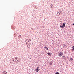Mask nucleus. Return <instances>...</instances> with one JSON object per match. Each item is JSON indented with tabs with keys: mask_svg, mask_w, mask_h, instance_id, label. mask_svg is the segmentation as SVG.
<instances>
[{
	"mask_svg": "<svg viewBox=\"0 0 74 74\" xmlns=\"http://www.w3.org/2000/svg\"><path fill=\"white\" fill-rule=\"evenodd\" d=\"M13 61L14 62H15V63H18L19 61V60L18 58H14L13 59Z\"/></svg>",
	"mask_w": 74,
	"mask_h": 74,
	"instance_id": "1",
	"label": "nucleus"
},
{
	"mask_svg": "<svg viewBox=\"0 0 74 74\" xmlns=\"http://www.w3.org/2000/svg\"><path fill=\"white\" fill-rule=\"evenodd\" d=\"M62 14V11H60L59 12L57 13V15L58 16L60 15V14Z\"/></svg>",
	"mask_w": 74,
	"mask_h": 74,
	"instance_id": "2",
	"label": "nucleus"
},
{
	"mask_svg": "<svg viewBox=\"0 0 74 74\" xmlns=\"http://www.w3.org/2000/svg\"><path fill=\"white\" fill-rule=\"evenodd\" d=\"M63 55V53L62 52H60L58 54V56H60V57L62 56Z\"/></svg>",
	"mask_w": 74,
	"mask_h": 74,
	"instance_id": "3",
	"label": "nucleus"
},
{
	"mask_svg": "<svg viewBox=\"0 0 74 74\" xmlns=\"http://www.w3.org/2000/svg\"><path fill=\"white\" fill-rule=\"evenodd\" d=\"M60 27H62V28H63V27H65V23H63V24L62 26L60 25Z\"/></svg>",
	"mask_w": 74,
	"mask_h": 74,
	"instance_id": "4",
	"label": "nucleus"
},
{
	"mask_svg": "<svg viewBox=\"0 0 74 74\" xmlns=\"http://www.w3.org/2000/svg\"><path fill=\"white\" fill-rule=\"evenodd\" d=\"M27 45L28 48H30V45L29 43H27Z\"/></svg>",
	"mask_w": 74,
	"mask_h": 74,
	"instance_id": "5",
	"label": "nucleus"
},
{
	"mask_svg": "<svg viewBox=\"0 0 74 74\" xmlns=\"http://www.w3.org/2000/svg\"><path fill=\"white\" fill-rule=\"evenodd\" d=\"M38 69H39V67L38 66L36 68V72H38V71H39V70H38Z\"/></svg>",
	"mask_w": 74,
	"mask_h": 74,
	"instance_id": "6",
	"label": "nucleus"
},
{
	"mask_svg": "<svg viewBox=\"0 0 74 74\" xmlns=\"http://www.w3.org/2000/svg\"><path fill=\"white\" fill-rule=\"evenodd\" d=\"M50 8H52L53 7V5L52 4H51L50 5Z\"/></svg>",
	"mask_w": 74,
	"mask_h": 74,
	"instance_id": "7",
	"label": "nucleus"
},
{
	"mask_svg": "<svg viewBox=\"0 0 74 74\" xmlns=\"http://www.w3.org/2000/svg\"><path fill=\"white\" fill-rule=\"evenodd\" d=\"M47 54H48V55H49L50 56H51V55H52L51 53H49V52H48Z\"/></svg>",
	"mask_w": 74,
	"mask_h": 74,
	"instance_id": "8",
	"label": "nucleus"
},
{
	"mask_svg": "<svg viewBox=\"0 0 74 74\" xmlns=\"http://www.w3.org/2000/svg\"><path fill=\"white\" fill-rule=\"evenodd\" d=\"M2 74H7V73L6 71H3L2 72Z\"/></svg>",
	"mask_w": 74,
	"mask_h": 74,
	"instance_id": "9",
	"label": "nucleus"
},
{
	"mask_svg": "<svg viewBox=\"0 0 74 74\" xmlns=\"http://www.w3.org/2000/svg\"><path fill=\"white\" fill-rule=\"evenodd\" d=\"M21 37H22V36H21V35H19L18 36V38H21Z\"/></svg>",
	"mask_w": 74,
	"mask_h": 74,
	"instance_id": "10",
	"label": "nucleus"
},
{
	"mask_svg": "<svg viewBox=\"0 0 74 74\" xmlns=\"http://www.w3.org/2000/svg\"><path fill=\"white\" fill-rule=\"evenodd\" d=\"M52 63H53V62H52L51 61L50 62V65H52Z\"/></svg>",
	"mask_w": 74,
	"mask_h": 74,
	"instance_id": "11",
	"label": "nucleus"
},
{
	"mask_svg": "<svg viewBox=\"0 0 74 74\" xmlns=\"http://www.w3.org/2000/svg\"><path fill=\"white\" fill-rule=\"evenodd\" d=\"M25 42H28V39H27L25 40Z\"/></svg>",
	"mask_w": 74,
	"mask_h": 74,
	"instance_id": "12",
	"label": "nucleus"
},
{
	"mask_svg": "<svg viewBox=\"0 0 74 74\" xmlns=\"http://www.w3.org/2000/svg\"><path fill=\"white\" fill-rule=\"evenodd\" d=\"M31 41V39H28V42H29V41Z\"/></svg>",
	"mask_w": 74,
	"mask_h": 74,
	"instance_id": "13",
	"label": "nucleus"
},
{
	"mask_svg": "<svg viewBox=\"0 0 74 74\" xmlns=\"http://www.w3.org/2000/svg\"><path fill=\"white\" fill-rule=\"evenodd\" d=\"M70 60L71 61V60H73V58H70Z\"/></svg>",
	"mask_w": 74,
	"mask_h": 74,
	"instance_id": "14",
	"label": "nucleus"
},
{
	"mask_svg": "<svg viewBox=\"0 0 74 74\" xmlns=\"http://www.w3.org/2000/svg\"><path fill=\"white\" fill-rule=\"evenodd\" d=\"M62 58H63V59H65V56H62Z\"/></svg>",
	"mask_w": 74,
	"mask_h": 74,
	"instance_id": "15",
	"label": "nucleus"
},
{
	"mask_svg": "<svg viewBox=\"0 0 74 74\" xmlns=\"http://www.w3.org/2000/svg\"><path fill=\"white\" fill-rule=\"evenodd\" d=\"M56 74H59V72H56Z\"/></svg>",
	"mask_w": 74,
	"mask_h": 74,
	"instance_id": "16",
	"label": "nucleus"
},
{
	"mask_svg": "<svg viewBox=\"0 0 74 74\" xmlns=\"http://www.w3.org/2000/svg\"><path fill=\"white\" fill-rule=\"evenodd\" d=\"M45 49H47V50H48V47H46Z\"/></svg>",
	"mask_w": 74,
	"mask_h": 74,
	"instance_id": "17",
	"label": "nucleus"
},
{
	"mask_svg": "<svg viewBox=\"0 0 74 74\" xmlns=\"http://www.w3.org/2000/svg\"><path fill=\"white\" fill-rule=\"evenodd\" d=\"M72 48L73 49H74V46L72 47Z\"/></svg>",
	"mask_w": 74,
	"mask_h": 74,
	"instance_id": "18",
	"label": "nucleus"
},
{
	"mask_svg": "<svg viewBox=\"0 0 74 74\" xmlns=\"http://www.w3.org/2000/svg\"><path fill=\"white\" fill-rule=\"evenodd\" d=\"M72 51H74V49H72Z\"/></svg>",
	"mask_w": 74,
	"mask_h": 74,
	"instance_id": "19",
	"label": "nucleus"
},
{
	"mask_svg": "<svg viewBox=\"0 0 74 74\" xmlns=\"http://www.w3.org/2000/svg\"><path fill=\"white\" fill-rule=\"evenodd\" d=\"M73 25H74V23L73 24Z\"/></svg>",
	"mask_w": 74,
	"mask_h": 74,
	"instance_id": "20",
	"label": "nucleus"
},
{
	"mask_svg": "<svg viewBox=\"0 0 74 74\" xmlns=\"http://www.w3.org/2000/svg\"><path fill=\"white\" fill-rule=\"evenodd\" d=\"M47 48V47H45V48Z\"/></svg>",
	"mask_w": 74,
	"mask_h": 74,
	"instance_id": "21",
	"label": "nucleus"
}]
</instances>
